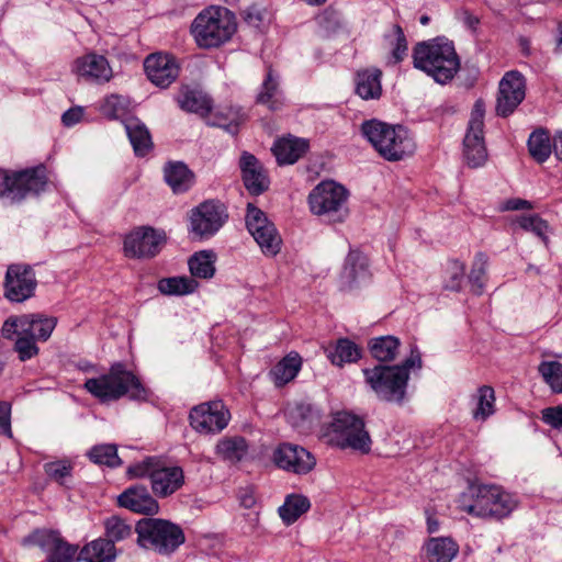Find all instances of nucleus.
Returning <instances> with one entry per match:
<instances>
[{
  "instance_id": "f257e3e1",
  "label": "nucleus",
  "mask_w": 562,
  "mask_h": 562,
  "mask_svg": "<svg viewBox=\"0 0 562 562\" xmlns=\"http://www.w3.org/2000/svg\"><path fill=\"white\" fill-rule=\"evenodd\" d=\"M422 368V357L417 348L401 364H378L363 369L366 382L380 401L402 404L406 396L411 369Z\"/></svg>"
},
{
  "instance_id": "f03ea898",
  "label": "nucleus",
  "mask_w": 562,
  "mask_h": 562,
  "mask_svg": "<svg viewBox=\"0 0 562 562\" xmlns=\"http://www.w3.org/2000/svg\"><path fill=\"white\" fill-rule=\"evenodd\" d=\"M412 58L416 69L440 85L451 81L461 66L453 42L443 36L418 42L413 47Z\"/></svg>"
},
{
  "instance_id": "7ed1b4c3",
  "label": "nucleus",
  "mask_w": 562,
  "mask_h": 562,
  "mask_svg": "<svg viewBox=\"0 0 562 562\" xmlns=\"http://www.w3.org/2000/svg\"><path fill=\"white\" fill-rule=\"evenodd\" d=\"M85 390L101 403L119 401L127 396L132 401H146L148 391L122 362H115L108 373L86 380Z\"/></svg>"
},
{
  "instance_id": "20e7f679",
  "label": "nucleus",
  "mask_w": 562,
  "mask_h": 562,
  "mask_svg": "<svg viewBox=\"0 0 562 562\" xmlns=\"http://www.w3.org/2000/svg\"><path fill=\"white\" fill-rule=\"evenodd\" d=\"M458 506L469 515L501 520L517 507V501L495 484H470L458 499Z\"/></svg>"
},
{
  "instance_id": "39448f33",
  "label": "nucleus",
  "mask_w": 562,
  "mask_h": 562,
  "mask_svg": "<svg viewBox=\"0 0 562 562\" xmlns=\"http://www.w3.org/2000/svg\"><path fill=\"white\" fill-rule=\"evenodd\" d=\"M363 136L374 149L389 161H398L414 154L416 143L411 132L403 125L370 120L361 125Z\"/></svg>"
},
{
  "instance_id": "423d86ee",
  "label": "nucleus",
  "mask_w": 562,
  "mask_h": 562,
  "mask_svg": "<svg viewBox=\"0 0 562 562\" xmlns=\"http://www.w3.org/2000/svg\"><path fill=\"white\" fill-rule=\"evenodd\" d=\"M190 31L199 47H220L236 32L235 15L224 7L210 5L194 18Z\"/></svg>"
},
{
  "instance_id": "0eeeda50",
  "label": "nucleus",
  "mask_w": 562,
  "mask_h": 562,
  "mask_svg": "<svg viewBox=\"0 0 562 562\" xmlns=\"http://www.w3.org/2000/svg\"><path fill=\"white\" fill-rule=\"evenodd\" d=\"M49 179L44 165L19 171L0 169V199L21 203L47 190Z\"/></svg>"
},
{
  "instance_id": "6e6552de",
  "label": "nucleus",
  "mask_w": 562,
  "mask_h": 562,
  "mask_svg": "<svg viewBox=\"0 0 562 562\" xmlns=\"http://www.w3.org/2000/svg\"><path fill=\"white\" fill-rule=\"evenodd\" d=\"M137 543L161 555H170L184 543L182 528L166 519L142 518L135 527Z\"/></svg>"
},
{
  "instance_id": "1a4fd4ad",
  "label": "nucleus",
  "mask_w": 562,
  "mask_h": 562,
  "mask_svg": "<svg viewBox=\"0 0 562 562\" xmlns=\"http://www.w3.org/2000/svg\"><path fill=\"white\" fill-rule=\"evenodd\" d=\"M348 190L334 180L319 182L308 194L307 202L313 214L328 222H342L348 216Z\"/></svg>"
},
{
  "instance_id": "9d476101",
  "label": "nucleus",
  "mask_w": 562,
  "mask_h": 562,
  "mask_svg": "<svg viewBox=\"0 0 562 562\" xmlns=\"http://www.w3.org/2000/svg\"><path fill=\"white\" fill-rule=\"evenodd\" d=\"M330 441L341 449L350 448L362 453L371 449V438L364 422L348 412H338L330 423Z\"/></svg>"
},
{
  "instance_id": "9b49d317",
  "label": "nucleus",
  "mask_w": 562,
  "mask_h": 562,
  "mask_svg": "<svg viewBox=\"0 0 562 562\" xmlns=\"http://www.w3.org/2000/svg\"><path fill=\"white\" fill-rule=\"evenodd\" d=\"M484 114L485 103L479 99L475 101L463 139V157L467 165L477 168L485 164L487 150L484 143Z\"/></svg>"
},
{
  "instance_id": "f8f14e48",
  "label": "nucleus",
  "mask_w": 562,
  "mask_h": 562,
  "mask_svg": "<svg viewBox=\"0 0 562 562\" xmlns=\"http://www.w3.org/2000/svg\"><path fill=\"white\" fill-rule=\"evenodd\" d=\"M167 241L166 233L151 226H137L125 235L124 256L130 259H151Z\"/></svg>"
},
{
  "instance_id": "ddd939ff",
  "label": "nucleus",
  "mask_w": 562,
  "mask_h": 562,
  "mask_svg": "<svg viewBox=\"0 0 562 562\" xmlns=\"http://www.w3.org/2000/svg\"><path fill=\"white\" fill-rule=\"evenodd\" d=\"M57 319L42 314H24L20 316L8 317L1 328L4 339L13 340L15 335H29L35 340L46 341L55 326Z\"/></svg>"
},
{
  "instance_id": "4468645a",
  "label": "nucleus",
  "mask_w": 562,
  "mask_h": 562,
  "mask_svg": "<svg viewBox=\"0 0 562 562\" xmlns=\"http://www.w3.org/2000/svg\"><path fill=\"white\" fill-rule=\"evenodd\" d=\"M228 214L218 201L209 200L191 210L189 232L199 239L214 236L226 223Z\"/></svg>"
},
{
  "instance_id": "2eb2a0df",
  "label": "nucleus",
  "mask_w": 562,
  "mask_h": 562,
  "mask_svg": "<svg viewBox=\"0 0 562 562\" xmlns=\"http://www.w3.org/2000/svg\"><path fill=\"white\" fill-rule=\"evenodd\" d=\"M246 226L263 255L274 257L281 250L282 239L265 212L249 203L246 213Z\"/></svg>"
},
{
  "instance_id": "dca6fc26",
  "label": "nucleus",
  "mask_w": 562,
  "mask_h": 562,
  "mask_svg": "<svg viewBox=\"0 0 562 562\" xmlns=\"http://www.w3.org/2000/svg\"><path fill=\"white\" fill-rule=\"evenodd\" d=\"M36 274L27 263H11L7 268L3 281V295L14 303H22L35 294Z\"/></svg>"
},
{
  "instance_id": "f3484780",
  "label": "nucleus",
  "mask_w": 562,
  "mask_h": 562,
  "mask_svg": "<svg viewBox=\"0 0 562 562\" xmlns=\"http://www.w3.org/2000/svg\"><path fill=\"white\" fill-rule=\"evenodd\" d=\"M229 419V411L222 401L202 403L194 406L189 414L191 427L203 435L221 432Z\"/></svg>"
},
{
  "instance_id": "a211bd4d",
  "label": "nucleus",
  "mask_w": 562,
  "mask_h": 562,
  "mask_svg": "<svg viewBox=\"0 0 562 562\" xmlns=\"http://www.w3.org/2000/svg\"><path fill=\"white\" fill-rule=\"evenodd\" d=\"M526 97V81L516 70L505 74L499 81L495 111L498 116H509Z\"/></svg>"
},
{
  "instance_id": "6ab92c4d",
  "label": "nucleus",
  "mask_w": 562,
  "mask_h": 562,
  "mask_svg": "<svg viewBox=\"0 0 562 562\" xmlns=\"http://www.w3.org/2000/svg\"><path fill=\"white\" fill-rule=\"evenodd\" d=\"M26 541L41 548L47 554V562H72L78 550L53 530H35Z\"/></svg>"
},
{
  "instance_id": "aec40b11",
  "label": "nucleus",
  "mask_w": 562,
  "mask_h": 562,
  "mask_svg": "<svg viewBox=\"0 0 562 562\" xmlns=\"http://www.w3.org/2000/svg\"><path fill=\"white\" fill-rule=\"evenodd\" d=\"M273 460L280 469L299 475L307 474L316 464V460L310 451L290 442L279 445L274 450Z\"/></svg>"
},
{
  "instance_id": "412c9836",
  "label": "nucleus",
  "mask_w": 562,
  "mask_h": 562,
  "mask_svg": "<svg viewBox=\"0 0 562 562\" xmlns=\"http://www.w3.org/2000/svg\"><path fill=\"white\" fill-rule=\"evenodd\" d=\"M144 68L148 79L160 88L169 87L179 76V64L169 54L155 53L144 60Z\"/></svg>"
},
{
  "instance_id": "4be33fe9",
  "label": "nucleus",
  "mask_w": 562,
  "mask_h": 562,
  "mask_svg": "<svg viewBox=\"0 0 562 562\" xmlns=\"http://www.w3.org/2000/svg\"><path fill=\"white\" fill-rule=\"evenodd\" d=\"M75 72L88 81L102 83L112 78V69L108 59L95 53H89L75 60Z\"/></svg>"
},
{
  "instance_id": "5701e85b",
  "label": "nucleus",
  "mask_w": 562,
  "mask_h": 562,
  "mask_svg": "<svg viewBox=\"0 0 562 562\" xmlns=\"http://www.w3.org/2000/svg\"><path fill=\"white\" fill-rule=\"evenodd\" d=\"M239 167L244 186L250 194L260 195L268 190L269 178L259 160L252 154L243 153Z\"/></svg>"
},
{
  "instance_id": "b1692460",
  "label": "nucleus",
  "mask_w": 562,
  "mask_h": 562,
  "mask_svg": "<svg viewBox=\"0 0 562 562\" xmlns=\"http://www.w3.org/2000/svg\"><path fill=\"white\" fill-rule=\"evenodd\" d=\"M117 504L131 512L155 515L159 510L157 501L144 485H133L117 496Z\"/></svg>"
},
{
  "instance_id": "393cba45",
  "label": "nucleus",
  "mask_w": 562,
  "mask_h": 562,
  "mask_svg": "<svg viewBox=\"0 0 562 562\" xmlns=\"http://www.w3.org/2000/svg\"><path fill=\"white\" fill-rule=\"evenodd\" d=\"M288 423L301 434L311 432L321 423V413L313 404L295 402L284 411Z\"/></svg>"
},
{
  "instance_id": "a878e982",
  "label": "nucleus",
  "mask_w": 562,
  "mask_h": 562,
  "mask_svg": "<svg viewBox=\"0 0 562 562\" xmlns=\"http://www.w3.org/2000/svg\"><path fill=\"white\" fill-rule=\"evenodd\" d=\"M184 482L183 470L180 467H162L161 462L151 472V490L158 497H167L178 491Z\"/></svg>"
},
{
  "instance_id": "bb28decb",
  "label": "nucleus",
  "mask_w": 562,
  "mask_h": 562,
  "mask_svg": "<svg viewBox=\"0 0 562 562\" xmlns=\"http://www.w3.org/2000/svg\"><path fill=\"white\" fill-rule=\"evenodd\" d=\"M368 277V258L359 250H350L340 276V289L351 291Z\"/></svg>"
},
{
  "instance_id": "cd10ccee",
  "label": "nucleus",
  "mask_w": 562,
  "mask_h": 562,
  "mask_svg": "<svg viewBox=\"0 0 562 562\" xmlns=\"http://www.w3.org/2000/svg\"><path fill=\"white\" fill-rule=\"evenodd\" d=\"M308 149V142L304 138L288 136L278 139L272 147V153L279 165H292L296 162Z\"/></svg>"
},
{
  "instance_id": "c85d7f7f",
  "label": "nucleus",
  "mask_w": 562,
  "mask_h": 562,
  "mask_svg": "<svg viewBox=\"0 0 562 562\" xmlns=\"http://www.w3.org/2000/svg\"><path fill=\"white\" fill-rule=\"evenodd\" d=\"M382 71L379 68H367L357 71L356 93L363 100L379 99L382 94Z\"/></svg>"
},
{
  "instance_id": "c756f323",
  "label": "nucleus",
  "mask_w": 562,
  "mask_h": 562,
  "mask_svg": "<svg viewBox=\"0 0 562 562\" xmlns=\"http://www.w3.org/2000/svg\"><path fill=\"white\" fill-rule=\"evenodd\" d=\"M164 177L176 194L188 191L194 183V173L181 161L168 162Z\"/></svg>"
},
{
  "instance_id": "7c9ffc66",
  "label": "nucleus",
  "mask_w": 562,
  "mask_h": 562,
  "mask_svg": "<svg viewBox=\"0 0 562 562\" xmlns=\"http://www.w3.org/2000/svg\"><path fill=\"white\" fill-rule=\"evenodd\" d=\"M256 103L266 105L270 111H279L284 104L283 93L279 88L278 78L271 68L268 69L266 78L261 83L256 97Z\"/></svg>"
},
{
  "instance_id": "2f4dec72",
  "label": "nucleus",
  "mask_w": 562,
  "mask_h": 562,
  "mask_svg": "<svg viewBox=\"0 0 562 562\" xmlns=\"http://www.w3.org/2000/svg\"><path fill=\"white\" fill-rule=\"evenodd\" d=\"M125 131L137 156H145L153 147L151 136L146 125L136 117L124 122Z\"/></svg>"
},
{
  "instance_id": "473e14b6",
  "label": "nucleus",
  "mask_w": 562,
  "mask_h": 562,
  "mask_svg": "<svg viewBox=\"0 0 562 562\" xmlns=\"http://www.w3.org/2000/svg\"><path fill=\"white\" fill-rule=\"evenodd\" d=\"M425 551L428 562H451L459 552V546L451 538H430Z\"/></svg>"
},
{
  "instance_id": "72a5a7b5",
  "label": "nucleus",
  "mask_w": 562,
  "mask_h": 562,
  "mask_svg": "<svg viewBox=\"0 0 562 562\" xmlns=\"http://www.w3.org/2000/svg\"><path fill=\"white\" fill-rule=\"evenodd\" d=\"M179 106L187 112H192L205 116L211 112L212 102L201 91L183 87L178 97Z\"/></svg>"
},
{
  "instance_id": "f704fd0d",
  "label": "nucleus",
  "mask_w": 562,
  "mask_h": 562,
  "mask_svg": "<svg viewBox=\"0 0 562 562\" xmlns=\"http://www.w3.org/2000/svg\"><path fill=\"white\" fill-rule=\"evenodd\" d=\"M400 346V339L391 335L374 337L368 344L371 356L380 362L395 360Z\"/></svg>"
},
{
  "instance_id": "c9c22d12",
  "label": "nucleus",
  "mask_w": 562,
  "mask_h": 562,
  "mask_svg": "<svg viewBox=\"0 0 562 562\" xmlns=\"http://www.w3.org/2000/svg\"><path fill=\"white\" fill-rule=\"evenodd\" d=\"M79 559L86 562H112L115 559V546L105 538H99L82 548Z\"/></svg>"
},
{
  "instance_id": "e433bc0d",
  "label": "nucleus",
  "mask_w": 562,
  "mask_h": 562,
  "mask_svg": "<svg viewBox=\"0 0 562 562\" xmlns=\"http://www.w3.org/2000/svg\"><path fill=\"white\" fill-rule=\"evenodd\" d=\"M326 353L331 363L338 367L356 362L361 357L360 348L347 338L338 339L335 346L326 349Z\"/></svg>"
},
{
  "instance_id": "4c0bfd02",
  "label": "nucleus",
  "mask_w": 562,
  "mask_h": 562,
  "mask_svg": "<svg viewBox=\"0 0 562 562\" xmlns=\"http://www.w3.org/2000/svg\"><path fill=\"white\" fill-rule=\"evenodd\" d=\"M302 360L297 353H290L280 360L270 371L277 386H283L292 381L301 369Z\"/></svg>"
},
{
  "instance_id": "58836bf2",
  "label": "nucleus",
  "mask_w": 562,
  "mask_h": 562,
  "mask_svg": "<svg viewBox=\"0 0 562 562\" xmlns=\"http://www.w3.org/2000/svg\"><path fill=\"white\" fill-rule=\"evenodd\" d=\"M248 452V443L245 438L236 436L224 438L216 445V453L223 460L232 463L239 462Z\"/></svg>"
},
{
  "instance_id": "ea45409f",
  "label": "nucleus",
  "mask_w": 562,
  "mask_h": 562,
  "mask_svg": "<svg viewBox=\"0 0 562 562\" xmlns=\"http://www.w3.org/2000/svg\"><path fill=\"white\" fill-rule=\"evenodd\" d=\"M472 400L475 407L472 412L475 420H486L491 415L494 414L495 404V392L492 386L482 385L477 389L476 393L473 394Z\"/></svg>"
},
{
  "instance_id": "a19ab883",
  "label": "nucleus",
  "mask_w": 562,
  "mask_h": 562,
  "mask_svg": "<svg viewBox=\"0 0 562 562\" xmlns=\"http://www.w3.org/2000/svg\"><path fill=\"white\" fill-rule=\"evenodd\" d=\"M216 256L212 250H202L192 255L188 261L192 277L210 279L215 273Z\"/></svg>"
},
{
  "instance_id": "79ce46f5",
  "label": "nucleus",
  "mask_w": 562,
  "mask_h": 562,
  "mask_svg": "<svg viewBox=\"0 0 562 562\" xmlns=\"http://www.w3.org/2000/svg\"><path fill=\"white\" fill-rule=\"evenodd\" d=\"M311 503L306 496L292 494L285 498L282 506L279 507V515L286 525L295 522L301 515L306 513Z\"/></svg>"
},
{
  "instance_id": "37998d69",
  "label": "nucleus",
  "mask_w": 562,
  "mask_h": 562,
  "mask_svg": "<svg viewBox=\"0 0 562 562\" xmlns=\"http://www.w3.org/2000/svg\"><path fill=\"white\" fill-rule=\"evenodd\" d=\"M198 282L191 277H171L158 281V290L165 295H186L193 293Z\"/></svg>"
},
{
  "instance_id": "c03bdc74",
  "label": "nucleus",
  "mask_w": 562,
  "mask_h": 562,
  "mask_svg": "<svg viewBox=\"0 0 562 562\" xmlns=\"http://www.w3.org/2000/svg\"><path fill=\"white\" fill-rule=\"evenodd\" d=\"M528 149L531 157L538 162H544L551 155L550 136L544 130L532 132L528 139Z\"/></svg>"
},
{
  "instance_id": "a18cd8bd",
  "label": "nucleus",
  "mask_w": 562,
  "mask_h": 562,
  "mask_svg": "<svg viewBox=\"0 0 562 562\" xmlns=\"http://www.w3.org/2000/svg\"><path fill=\"white\" fill-rule=\"evenodd\" d=\"M384 40L392 46L389 64L396 65L407 56L408 44L400 24L392 26V34H384Z\"/></svg>"
},
{
  "instance_id": "49530a36",
  "label": "nucleus",
  "mask_w": 562,
  "mask_h": 562,
  "mask_svg": "<svg viewBox=\"0 0 562 562\" xmlns=\"http://www.w3.org/2000/svg\"><path fill=\"white\" fill-rule=\"evenodd\" d=\"M538 372L553 393H562V363L559 361H542Z\"/></svg>"
},
{
  "instance_id": "de8ad7c7",
  "label": "nucleus",
  "mask_w": 562,
  "mask_h": 562,
  "mask_svg": "<svg viewBox=\"0 0 562 562\" xmlns=\"http://www.w3.org/2000/svg\"><path fill=\"white\" fill-rule=\"evenodd\" d=\"M487 266L488 257L484 252H477L469 274L472 291L477 295L482 294L484 291Z\"/></svg>"
},
{
  "instance_id": "09e8293b",
  "label": "nucleus",
  "mask_w": 562,
  "mask_h": 562,
  "mask_svg": "<svg viewBox=\"0 0 562 562\" xmlns=\"http://www.w3.org/2000/svg\"><path fill=\"white\" fill-rule=\"evenodd\" d=\"M517 223L520 228L526 232L533 233L541 241L548 246L549 244V224L547 221L541 218L538 214L521 215L517 218Z\"/></svg>"
},
{
  "instance_id": "8fccbe9b",
  "label": "nucleus",
  "mask_w": 562,
  "mask_h": 562,
  "mask_svg": "<svg viewBox=\"0 0 562 562\" xmlns=\"http://www.w3.org/2000/svg\"><path fill=\"white\" fill-rule=\"evenodd\" d=\"M90 460L97 464L115 468L121 464L115 445H99L91 448L88 453Z\"/></svg>"
},
{
  "instance_id": "3c124183",
  "label": "nucleus",
  "mask_w": 562,
  "mask_h": 562,
  "mask_svg": "<svg viewBox=\"0 0 562 562\" xmlns=\"http://www.w3.org/2000/svg\"><path fill=\"white\" fill-rule=\"evenodd\" d=\"M106 540L113 544L132 536V527L117 516H112L104 521Z\"/></svg>"
},
{
  "instance_id": "603ef678",
  "label": "nucleus",
  "mask_w": 562,
  "mask_h": 562,
  "mask_svg": "<svg viewBox=\"0 0 562 562\" xmlns=\"http://www.w3.org/2000/svg\"><path fill=\"white\" fill-rule=\"evenodd\" d=\"M13 350L18 353L20 361H27L38 355L40 348L36 340L29 335H15Z\"/></svg>"
},
{
  "instance_id": "864d4df0",
  "label": "nucleus",
  "mask_w": 562,
  "mask_h": 562,
  "mask_svg": "<svg viewBox=\"0 0 562 562\" xmlns=\"http://www.w3.org/2000/svg\"><path fill=\"white\" fill-rule=\"evenodd\" d=\"M44 470L48 477L64 485L66 479L71 476L72 467L69 461L59 460L46 463Z\"/></svg>"
},
{
  "instance_id": "5fc2aeb1",
  "label": "nucleus",
  "mask_w": 562,
  "mask_h": 562,
  "mask_svg": "<svg viewBox=\"0 0 562 562\" xmlns=\"http://www.w3.org/2000/svg\"><path fill=\"white\" fill-rule=\"evenodd\" d=\"M126 102L123 97L112 94L101 105L102 114L109 120H116L124 114Z\"/></svg>"
},
{
  "instance_id": "6e6d98bb",
  "label": "nucleus",
  "mask_w": 562,
  "mask_h": 562,
  "mask_svg": "<svg viewBox=\"0 0 562 562\" xmlns=\"http://www.w3.org/2000/svg\"><path fill=\"white\" fill-rule=\"evenodd\" d=\"M447 272L449 274L445 288L451 291H460L464 278V265L458 260L449 262Z\"/></svg>"
},
{
  "instance_id": "4d7b16f0",
  "label": "nucleus",
  "mask_w": 562,
  "mask_h": 562,
  "mask_svg": "<svg viewBox=\"0 0 562 562\" xmlns=\"http://www.w3.org/2000/svg\"><path fill=\"white\" fill-rule=\"evenodd\" d=\"M160 461L155 457H147L143 461L131 465L127 473L133 477L148 476L151 480V472L156 471Z\"/></svg>"
},
{
  "instance_id": "13d9d810",
  "label": "nucleus",
  "mask_w": 562,
  "mask_h": 562,
  "mask_svg": "<svg viewBox=\"0 0 562 562\" xmlns=\"http://www.w3.org/2000/svg\"><path fill=\"white\" fill-rule=\"evenodd\" d=\"M316 22L325 30L334 31L340 25V13L333 7H328L317 14Z\"/></svg>"
},
{
  "instance_id": "bf43d9fd",
  "label": "nucleus",
  "mask_w": 562,
  "mask_h": 562,
  "mask_svg": "<svg viewBox=\"0 0 562 562\" xmlns=\"http://www.w3.org/2000/svg\"><path fill=\"white\" fill-rule=\"evenodd\" d=\"M542 422L550 427L562 430V405L547 407L542 409Z\"/></svg>"
},
{
  "instance_id": "052dcab7",
  "label": "nucleus",
  "mask_w": 562,
  "mask_h": 562,
  "mask_svg": "<svg viewBox=\"0 0 562 562\" xmlns=\"http://www.w3.org/2000/svg\"><path fill=\"white\" fill-rule=\"evenodd\" d=\"M10 415L11 405L8 402L0 401V435L12 436Z\"/></svg>"
},
{
  "instance_id": "680f3d73",
  "label": "nucleus",
  "mask_w": 562,
  "mask_h": 562,
  "mask_svg": "<svg viewBox=\"0 0 562 562\" xmlns=\"http://www.w3.org/2000/svg\"><path fill=\"white\" fill-rule=\"evenodd\" d=\"M83 115V109L81 106H74L68 109L61 115V122L65 126L70 127L80 122Z\"/></svg>"
},
{
  "instance_id": "e2e57ef3",
  "label": "nucleus",
  "mask_w": 562,
  "mask_h": 562,
  "mask_svg": "<svg viewBox=\"0 0 562 562\" xmlns=\"http://www.w3.org/2000/svg\"><path fill=\"white\" fill-rule=\"evenodd\" d=\"M532 205L529 201L522 199H509L507 200L503 206V211H519V210H529Z\"/></svg>"
},
{
  "instance_id": "0e129e2a",
  "label": "nucleus",
  "mask_w": 562,
  "mask_h": 562,
  "mask_svg": "<svg viewBox=\"0 0 562 562\" xmlns=\"http://www.w3.org/2000/svg\"><path fill=\"white\" fill-rule=\"evenodd\" d=\"M460 19L461 21L463 22V24L469 27L470 30H475L476 26L479 25L480 23V19L475 15H473L470 11L468 10H462L460 12Z\"/></svg>"
},
{
  "instance_id": "69168bd1",
  "label": "nucleus",
  "mask_w": 562,
  "mask_h": 562,
  "mask_svg": "<svg viewBox=\"0 0 562 562\" xmlns=\"http://www.w3.org/2000/svg\"><path fill=\"white\" fill-rule=\"evenodd\" d=\"M238 497H239L240 504L245 508H251L256 504V498L250 491H247V490L240 491Z\"/></svg>"
},
{
  "instance_id": "338daca9",
  "label": "nucleus",
  "mask_w": 562,
  "mask_h": 562,
  "mask_svg": "<svg viewBox=\"0 0 562 562\" xmlns=\"http://www.w3.org/2000/svg\"><path fill=\"white\" fill-rule=\"evenodd\" d=\"M245 20L252 25H258L261 22V15L255 8L245 11Z\"/></svg>"
},
{
  "instance_id": "774afa93",
  "label": "nucleus",
  "mask_w": 562,
  "mask_h": 562,
  "mask_svg": "<svg viewBox=\"0 0 562 562\" xmlns=\"http://www.w3.org/2000/svg\"><path fill=\"white\" fill-rule=\"evenodd\" d=\"M554 154L557 158L562 161V132L555 137Z\"/></svg>"
}]
</instances>
